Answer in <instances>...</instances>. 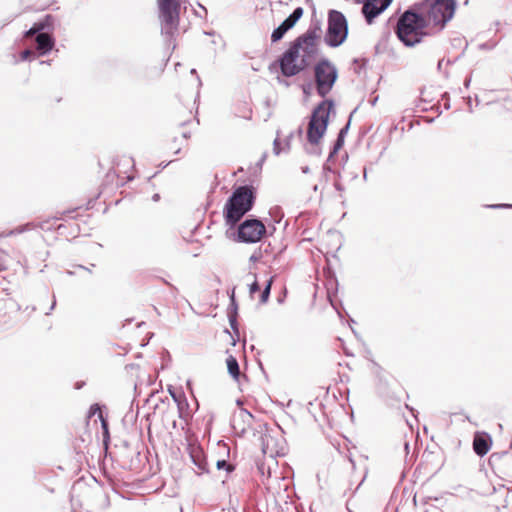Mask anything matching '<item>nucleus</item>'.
<instances>
[{
	"label": "nucleus",
	"instance_id": "f257e3e1",
	"mask_svg": "<svg viewBox=\"0 0 512 512\" xmlns=\"http://www.w3.org/2000/svg\"><path fill=\"white\" fill-rule=\"evenodd\" d=\"M320 27L309 28L303 35L294 40L289 49L279 59L281 72L286 77H292L304 70L316 57L317 39Z\"/></svg>",
	"mask_w": 512,
	"mask_h": 512
},
{
	"label": "nucleus",
	"instance_id": "f03ea898",
	"mask_svg": "<svg viewBox=\"0 0 512 512\" xmlns=\"http://www.w3.org/2000/svg\"><path fill=\"white\" fill-rule=\"evenodd\" d=\"M333 106L332 100H324L313 110L307 129L308 145L305 146L307 153L321 154L319 143L326 132L329 114Z\"/></svg>",
	"mask_w": 512,
	"mask_h": 512
},
{
	"label": "nucleus",
	"instance_id": "7ed1b4c3",
	"mask_svg": "<svg viewBox=\"0 0 512 512\" xmlns=\"http://www.w3.org/2000/svg\"><path fill=\"white\" fill-rule=\"evenodd\" d=\"M255 202V191L252 186L237 187L226 202L224 215L228 225L234 226L249 212Z\"/></svg>",
	"mask_w": 512,
	"mask_h": 512
},
{
	"label": "nucleus",
	"instance_id": "20e7f679",
	"mask_svg": "<svg viewBox=\"0 0 512 512\" xmlns=\"http://www.w3.org/2000/svg\"><path fill=\"white\" fill-rule=\"evenodd\" d=\"M426 24L427 22L422 14L409 9L398 19L396 34L405 46L411 47L421 42L425 35L423 29Z\"/></svg>",
	"mask_w": 512,
	"mask_h": 512
},
{
	"label": "nucleus",
	"instance_id": "39448f33",
	"mask_svg": "<svg viewBox=\"0 0 512 512\" xmlns=\"http://www.w3.org/2000/svg\"><path fill=\"white\" fill-rule=\"evenodd\" d=\"M422 8L427 24L442 29L454 16L456 0H425Z\"/></svg>",
	"mask_w": 512,
	"mask_h": 512
},
{
	"label": "nucleus",
	"instance_id": "423d86ee",
	"mask_svg": "<svg viewBox=\"0 0 512 512\" xmlns=\"http://www.w3.org/2000/svg\"><path fill=\"white\" fill-rule=\"evenodd\" d=\"M181 0H157L161 32L172 37L179 25Z\"/></svg>",
	"mask_w": 512,
	"mask_h": 512
},
{
	"label": "nucleus",
	"instance_id": "0eeeda50",
	"mask_svg": "<svg viewBox=\"0 0 512 512\" xmlns=\"http://www.w3.org/2000/svg\"><path fill=\"white\" fill-rule=\"evenodd\" d=\"M52 17L47 15L43 20L36 22L24 34L25 38L34 37L36 43V50L39 56H44L49 53L55 44L52 35L46 30L52 26Z\"/></svg>",
	"mask_w": 512,
	"mask_h": 512
},
{
	"label": "nucleus",
	"instance_id": "6e6552de",
	"mask_svg": "<svg viewBox=\"0 0 512 512\" xmlns=\"http://www.w3.org/2000/svg\"><path fill=\"white\" fill-rule=\"evenodd\" d=\"M348 23L344 14L337 10H330L328 14V28L325 42L330 47L340 46L347 38Z\"/></svg>",
	"mask_w": 512,
	"mask_h": 512
},
{
	"label": "nucleus",
	"instance_id": "1a4fd4ad",
	"mask_svg": "<svg viewBox=\"0 0 512 512\" xmlns=\"http://www.w3.org/2000/svg\"><path fill=\"white\" fill-rule=\"evenodd\" d=\"M317 93L325 97L333 88L338 72L327 59L321 60L314 68Z\"/></svg>",
	"mask_w": 512,
	"mask_h": 512
},
{
	"label": "nucleus",
	"instance_id": "9d476101",
	"mask_svg": "<svg viewBox=\"0 0 512 512\" xmlns=\"http://www.w3.org/2000/svg\"><path fill=\"white\" fill-rule=\"evenodd\" d=\"M266 232L265 225L258 219H246L238 228V238L241 242L256 243Z\"/></svg>",
	"mask_w": 512,
	"mask_h": 512
},
{
	"label": "nucleus",
	"instance_id": "9b49d317",
	"mask_svg": "<svg viewBox=\"0 0 512 512\" xmlns=\"http://www.w3.org/2000/svg\"><path fill=\"white\" fill-rule=\"evenodd\" d=\"M303 8L297 7L271 34V41L278 42L292 29L303 15Z\"/></svg>",
	"mask_w": 512,
	"mask_h": 512
},
{
	"label": "nucleus",
	"instance_id": "f8f14e48",
	"mask_svg": "<svg viewBox=\"0 0 512 512\" xmlns=\"http://www.w3.org/2000/svg\"><path fill=\"white\" fill-rule=\"evenodd\" d=\"M261 449L264 455L276 457L283 455V445L273 435L266 432L261 435Z\"/></svg>",
	"mask_w": 512,
	"mask_h": 512
},
{
	"label": "nucleus",
	"instance_id": "ddd939ff",
	"mask_svg": "<svg viewBox=\"0 0 512 512\" xmlns=\"http://www.w3.org/2000/svg\"><path fill=\"white\" fill-rule=\"evenodd\" d=\"M253 416L245 409L235 412L231 419V426L237 434H243L252 423Z\"/></svg>",
	"mask_w": 512,
	"mask_h": 512
},
{
	"label": "nucleus",
	"instance_id": "4468645a",
	"mask_svg": "<svg viewBox=\"0 0 512 512\" xmlns=\"http://www.w3.org/2000/svg\"><path fill=\"white\" fill-rule=\"evenodd\" d=\"M387 9V3L382 4V6H379L377 4H374L370 0H365L363 7H362V13L367 21V23L371 24L373 20L380 15L383 11Z\"/></svg>",
	"mask_w": 512,
	"mask_h": 512
},
{
	"label": "nucleus",
	"instance_id": "2eb2a0df",
	"mask_svg": "<svg viewBox=\"0 0 512 512\" xmlns=\"http://www.w3.org/2000/svg\"><path fill=\"white\" fill-rule=\"evenodd\" d=\"M491 446L490 439L488 437L476 435L473 440V449L479 456H484L488 453Z\"/></svg>",
	"mask_w": 512,
	"mask_h": 512
},
{
	"label": "nucleus",
	"instance_id": "dca6fc26",
	"mask_svg": "<svg viewBox=\"0 0 512 512\" xmlns=\"http://www.w3.org/2000/svg\"><path fill=\"white\" fill-rule=\"evenodd\" d=\"M349 129V123H347L340 131L337 136V139L334 143L333 149L329 154V159H331L344 145V137Z\"/></svg>",
	"mask_w": 512,
	"mask_h": 512
},
{
	"label": "nucleus",
	"instance_id": "f3484780",
	"mask_svg": "<svg viewBox=\"0 0 512 512\" xmlns=\"http://www.w3.org/2000/svg\"><path fill=\"white\" fill-rule=\"evenodd\" d=\"M226 364H227V369H228L229 374L234 379H238L240 376V367H239L237 359L234 356L230 355L226 359Z\"/></svg>",
	"mask_w": 512,
	"mask_h": 512
},
{
	"label": "nucleus",
	"instance_id": "a211bd4d",
	"mask_svg": "<svg viewBox=\"0 0 512 512\" xmlns=\"http://www.w3.org/2000/svg\"><path fill=\"white\" fill-rule=\"evenodd\" d=\"M273 277H271L267 282H266V285L261 293V296H260V303L261 304H265L268 299H269V296H270V292H271V287H272V284H273Z\"/></svg>",
	"mask_w": 512,
	"mask_h": 512
},
{
	"label": "nucleus",
	"instance_id": "6ab92c4d",
	"mask_svg": "<svg viewBox=\"0 0 512 512\" xmlns=\"http://www.w3.org/2000/svg\"><path fill=\"white\" fill-rule=\"evenodd\" d=\"M97 412H99V418H100V420H101V422H102V427H103V429H104V432H105L106 434H108V426H107L106 421H105V420H104V418H103V415H102V412H101L100 406H99L98 404H93V405L90 407V411H89V413H90V415H94V414H96Z\"/></svg>",
	"mask_w": 512,
	"mask_h": 512
},
{
	"label": "nucleus",
	"instance_id": "aec40b11",
	"mask_svg": "<svg viewBox=\"0 0 512 512\" xmlns=\"http://www.w3.org/2000/svg\"><path fill=\"white\" fill-rule=\"evenodd\" d=\"M194 464L199 468L200 472H208L209 468L207 467V462L205 459H202L199 455H191Z\"/></svg>",
	"mask_w": 512,
	"mask_h": 512
},
{
	"label": "nucleus",
	"instance_id": "412c9836",
	"mask_svg": "<svg viewBox=\"0 0 512 512\" xmlns=\"http://www.w3.org/2000/svg\"><path fill=\"white\" fill-rule=\"evenodd\" d=\"M216 467L218 470H225L227 473H231L235 469L234 465L227 462L226 460H217Z\"/></svg>",
	"mask_w": 512,
	"mask_h": 512
},
{
	"label": "nucleus",
	"instance_id": "4be33fe9",
	"mask_svg": "<svg viewBox=\"0 0 512 512\" xmlns=\"http://www.w3.org/2000/svg\"><path fill=\"white\" fill-rule=\"evenodd\" d=\"M29 229H30V224H26V225L17 227L15 229L9 231L6 235L10 236V235H15V234H20V233H23V232H25V231H27Z\"/></svg>",
	"mask_w": 512,
	"mask_h": 512
},
{
	"label": "nucleus",
	"instance_id": "5701e85b",
	"mask_svg": "<svg viewBox=\"0 0 512 512\" xmlns=\"http://www.w3.org/2000/svg\"><path fill=\"white\" fill-rule=\"evenodd\" d=\"M260 290V286L257 282V280L255 279L250 285H249V292L251 295L255 294L257 291Z\"/></svg>",
	"mask_w": 512,
	"mask_h": 512
},
{
	"label": "nucleus",
	"instance_id": "b1692460",
	"mask_svg": "<svg viewBox=\"0 0 512 512\" xmlns=\"http://www.w3.org/2000/svg\"><path fill=\"white\" fill-rule=\"evenodd\" d=\"M32 55H34L33 51L30 50V49H26L24 51L21 52L20 54V58L22 61H26L28 60Z\"/></svg>",
	"mask_w": 512,
	"mask_h": 512
},
{
	"label": "nucleus",
	"instance_id": "393cba45",
	"mask_svg": "<svg viewBox=\"0 0 512 512\" xmlns=\"http://www.w3.org/2000/svg\"><path fill=\"white\" fill-rule=\"evenodd\" d=\"M273 152L275 155H279L281 152L280 141L276 138L273 142Z\"/></svg>",
	"mask_w": 512,
	"mask_h": 512
},
{
	"label": "nucleus",
	"instance_id": "a878e982",
	"mask_svg": "<svg viewBox=\"0 0 512 512\" xmlns=\"http://www.w3.org/2000/svg\"><path fill=\"white\" fill-rule=\"evenodd\" d=\"M230 325L232 329H236L237 321L235 316L229 317Z\"/></svg>",
	"mask_w": 512,
	"mask_h": 512
},
{
	"label": "nucleus",
	"instance_id": "bb28decb",
	"mask_svg": "<svg viewBox=\"0 0 512 512\" xmlns=\"http://www.w3.org/2000/svg\"><path fill=\"white\" fill-rule=\"evenodd\" d=\"M490 207H492V208H512V205H510V204H496V205H491Z\"/></svg>",
	"mask_w": 512,
	"mask_h": 512
},
{
	"label": "nucleus",
	"instance_id": "cd10ccee",
	"mask_svg": "<svg viewBox=\"0 0 512 512\" xmlns=\"http://www.w3.org/2000/svg\"><path fill=\"white\" fill-rule=\"evenodd\" d=\"M3 255L0 254V259H2ZM7 269V264L5 261L0 260V271Z\"/></svg>",
	"mask_w": 512,
	"mask_h": 512
},
{
	"label": "nucleus",
	"instance_id": "c85d7f7f",
	"mask_svg": "<svg viewBox=\"0 0 512 512\" xmlns=\"http://www.w3.org/2000/svg\"><path fill=\"white\" fill-rule=\"evenodd\" d=\"M55 306H56V298H55V295H53V301H52L50 310H49V312H46V315H49L50 312L55 308Z\"/></svg>",
	"mask_w": 512,
	"mask_h": 512
},
{
	"label": "nucleus",
	"instance_id": "c756f323",
	"mask_svg": "<svg viewBox=\"0 0 512 512\" xmlns=\"http://www.w3.org/2000/svg\"><path fill=\"white\" fill-rule=\"evenodd\" d=\"M443 61H444V60H443V59H441V60H439V62H438L437 67H438V69H439V70L443 67V64H442V63H443Z\"/></svg>",
	"mask_w": 512,
	"mask_h": 512
},
{
	"label": "nucleus",
	"instance_id": "7c9ffc66",
	"mask_svg": "<svg viewBox=\"0 0 512 512\" xmlns=\"http://www.w3.org/2000/svg\"><path fill=\"white\" fill-rule=\"evenodd\" d=\"M302 172L303 173H308L309 172V167L308 166H305V167H302Z\"/></svg>",
	"mask_w": 512,
	"mask_h": 512
},
{
	"label": "nucleus",
	"instance_id": "2f4dec72",
	"mask_svg": "<svg viewBox=\"0 0 512 512\" xmlns=\"http://www.w3.org/2000/svg\"><path fill=\"white\" fill-rule=\"evenodd\" d=\"M159 198H160L159 194H154L152 197L153 201H158Z\"/></svg>",
	"mask_w": 512,
	"mask_h": 512
},
{
	"label": "nucleus",
	"instance_id": "473e14b6",
	"mask_svg": "<svg viewBox=\"0 0 512 512\" xmlns=\"http://www.w3.org/2000/svg\"><path fill=\"white\" fill-rule=\"evenodd\" d=\"M78 267H79L80 269H83V270H88L89 272L91 271V268H86V267H84V266H82V265H79Z\"/></svg>",
	"mask_w": 512,
	"mask_h": 512
},
{
	"label": "nucleus",
	"instance_id": "72a5a7b5",
	"mask_svg": "<svg viewBox=\"0 0 512 512\" xmlns=\"http://www.w3.org/2000/svg\"><path fill=\"white\" fill-rule=\"evenodd\" d=\"M231 302H232V304H234V303H235V299H234V290L232 291V295H231Z\"/></svg>",
	"mask_w": 512,
	"mask_h": 512
},
{
	"label": "nucleus",
	"instance_id": "f704fd0d",
	"mask_svg": "<svg viewBox=\"0 0 512 512\" xmlns=\"http://www.w3.org/2000/svg\"><path fill=\"white\" fill-rule=\"evenodd\" d=\"M227 512H238L235 508H230L227 510Z\"/></svg>",
	"mask_w": 512,
	"mask_h": 512
},
{
	"label": "nucleus",
	"instance_id": "c9c22d12",
	"mask_svg": "<svg viewBox=\"0 0 512 512\" xmlns=\"http://www.w3.org/2000/svg\"><path fill=\"white\" fill-rule=\"evenodd\" d=\"M191 74L196 75L197 74L196 69H192Z\"/></svg>",
	"mask_w": 512,
	"mask_h": 512
},
{
	"label": "nucleus",
	"instance_id": "e433bc0d",
	"mask_svg": "<svg viewBox=\"0 0 512 512\" xmlns=\"http://www.w3.org/2000/svg\"><path fill=\"white\" fill-rule=\"evenodd\" d=\"M172 397H173V399H174L175 401H177V402H178V399H177V397H176V395H175V394H173V393H172Z\"/></svg>",
	"mask_w": 512,
	"mask_h": 512
},
{
	"label": "nucleus",
	"instance_id": "4c0bfd02",
	"mask_svg": "<svg viewBox=\"0 0 512 512\" xmlns=\"http://www.w3.org/2000/svg\"><path fill=\"white\" fill-rule=\"evenodd\" d=\"M469 83H470V80H466L465 81V86L468 87Z\"/></svg>",
	"mask_w": 512,
	"mask_h": 512
},
{
	"label": "nucleus",
	"instance_id": "58836bf2",
	"mask_svg": "<svg viewBox=\"0 0 512 512\" xmlns=\"http://www.w3.org/2000/svg\"><path fill=\"white\" fill-rule=\"evenodd\" d=\"M363 177H364V179L367 178L366 170H364V176Z\"/></svg>",
	"mask_w": 512,
	"mask_h": 512
},
{
	"label": "nucleus",
	"instance_id": "ea45409f",
	"mask_svg": "<svg viewBox=\"0 0 512 512\" xmlns=\"http://www.w3.org/2000/svg\"><path fill=\"white\" fill-rule=\"evenodd\" d=\"M449 107H450V105H449L448 103H447V104H445V108H446V109H449Z\"/></svg>",
	"mask_w": 512,
	"mask_h": 512
},
{
	"label": "nucleus",
	"instance_id": "a19ab883",
	"mask_svg": "<svg viewBox=\"0 0 512 512\" xmlns=\"http://www.w3.org/2000/svg\"><path fill=\"white\" fill-rule=\"evenodd\" d=\"M408 447H409V444L405 443V448L408 449Z\"/></svg>",
	"mask_w": 512,
	"mask_h": 512
}]
</instances>
